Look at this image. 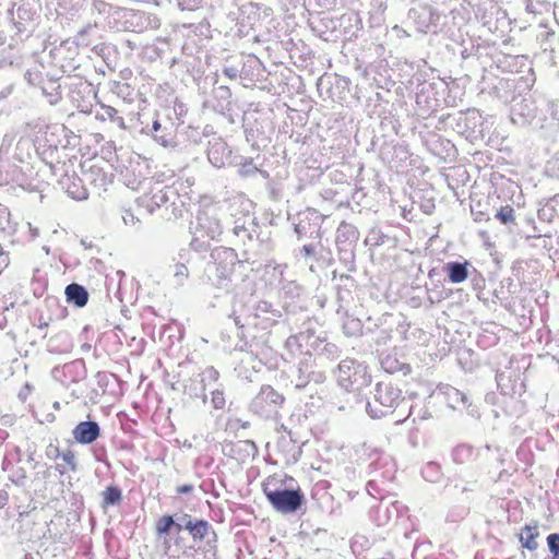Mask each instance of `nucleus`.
<instances>
[{"mask_svg": "<svg viewBox=\"0 0 559 559\" xmlns=\"http://www.w3.org/2000/svg\"><path fill=\"white\" fill-rule=\"evenodd\" d=\"M490 447H474L469 443H460L452 450L455 469V487L462 491L473 489L483 474Z\"/></svg>", "mask_w": 559, "mask_h": 559, "instance_id": "obj_1", "label": "nucleus"}, {"mask_svg": "<svg viewBox=\"0 0 559 559\" xmlns=\"http://www.w3.org/2000/svg\"><path fill=\"white\" fill-rule=\"evenodd\" d=\"M190 247L197 252L206 251L212 241H221L224 226L218 209L214 205L201 207L190 224Z\"/></svg>", "mask_w": 559, "mask_h": 559, "instance_id": "obj_2", "label": "nucleus"}, {"mask_svg": "<svg viewBox=\"0 0 559 559\" xmlns=\"http://www.w3.org/2000/svg\"><path fill=\"white\" fill-rule=\"evenodd\" d=\"M236 262L237 253L233 249L218 247L212 250L211 260L205 267V276L210 284L228 292Z\"/></svg>", "mask_w": 559, "mask_h": 559, "instance_id": "obj_3", "label": "nucleus"}, {"mask_svg": "<svg viewBox=\"0 0 559 559\" xmlns=\"http://www.w3.org/2000/svg\"><path fill=\"white\" fill-rule=\"evenodd\" d=\"M138 206L144 209L150 215L154 214L157 209H164L165 212L170 210V215L167 216L169 219L171 216L177 218L182 215L183 203L175 189L158 185L138 199Z\"/></svg>", "mask_w": 559, "mask_h": 559, "instance_id": "obj_4", "label": "nucleus"}, {"mask_svg": "<svg viewBox=\"0 0 559 559\" xmlns=\"http://www.w3.org/2000/svg\"><path fill=\"white\" fill-rule=\"evenodd\" d=\"M402 391L391 382H379L373 396L367 402V412L372 418H381L394 412L403 402Z\"/></svg>", "mask_w": 559, "mask_h": 559, "instance_id": "obj_5", "label": "nucleus"}, {"mask_svg": "<svg viewBox=\"0 0 559 559\" xmlns=\"http://www.w3.org/2000/svg\"><path fill=\"white\" fill-rule=\"evenodd\" d=\"M336 379L338 385L346 391H358L369 385L371 381L367 367L350 358L338 364Z\"/></svg>", "mask_w": 559, "mask_h": 559, "instance_id": "obj_6", "label": "nucleus"}, {"mask_svg": "<svg viewBox=\"0 0 559 559\" xmlns=\"http://www.w3.org/2000/svg\"><path fill=\"white\" fill-rule=\"evenodd\" d=\"M263 492L273 509L283 514L297 512L305 502V495L299 488L271 489L265 486Z\"/></svg>", "mask_w": 559, "mask_h": 559, "instance_id": "obj_7", "label": "nucleus"}, {"mask_svg": "<svg viewBox=\"0 0 559 559\" xmlns=\"http://www.w3.org/2000/svg\"><path fill=\"white\" fill-rule=\"evenodd\" d=\"M282 317V312L278 309L272 307L267 301H259L252 308V311L242 322L239 317L235 318V324L239 328L251 325L259 330H267L278 322Z\"/></svg>", "mask_w": 559, "mask_h": 559, "instance_id": "obj_8", "label": "nucleus"}, {"mask_svg": "<svg viewBox=\"0 0 559 559\" xmlns=\"http://www.w3.org/2000/svg\"><path fill=\"white\" fill-rule=\"evenodd\" d=\"M160 20L154 13L122 8L120 15V29L143 33L148 29H157Z\"/></svg>", "mask_w": 559, "mask_h": 559, "instance_id": "obj_9", "label": "nucleus"}, {"mask_svg": "<svg viewBox=\"0 0 559 559\" xmlns=\"http://www.w3.org/2000/svg\"><path fill=\"white\" fill-rule=\"evenodd\" d=\"M312 365V355L307 354L298 362L293 364L288 377L295 389H305L311 381L314 383L324 382L325 374L320 371H313Z\"/></svg>", "mask_w": 559, "mask_h": 559, "instance_id": "obj_10", "label": "nucleus"}, {"mask_svg": "<svg viewBox=\"0 0 559 559\" xmlns=\"http://www.w3.org/2000/svg\"><path fill=\"white\" fill-rule=\"evenodd\" d=\"M284 402V396L271 385H262L259 393L253 397L250 408L261 417H271L277 414Z\"/></svg>", "mask_w": 559, "mask_h": 559, "instance_id": "obj_11", "label": "nucleus"}, {"mask_svg": "<svg viewBox=\"0 0 559 559\" xmlns=\"http://www.w3.org/2000/svg\"><path fill=\"white\" fill-rule=\"evenodd\" d=\"M313 333L309 330L289 336L285 342V358L292 362H298L304 356L311 355V342Z\"/></svg>", "mask_w": 559, "mask_h": 559, "instance_id": "obj_12", "label": "nucleus"}, {"mask_svg": "<svg viewBox=\"0 0 559 559\" xmlns=\"http://www.w3.org/2000/svg\"><path fill=\"white\" fill-rule=\"evenodd\" d=\"M122 8L114 7L103 0L92 2L91 14L94 16L95 25L120 29V15Z\"/></svg>", "mask_w": 559, "mask_h": 559, "instance_id": "obj_13", "label": "nucleus"}, {"mask_svg": "<svg viewBox=\"0 0 559 559\" xmlns=\"http://www.w3.org/2000/svg\"><path fill=\"white\" fill-rule=\"evenodd\" d=\"M141 133L152 136L155 142L164 147L174 144L175 135L171 124L169 122L162 123L157 115H154L151 122H146V124L142 127Z\"/></svg>", "mask_w": 559, "mask_h": 559, "instance_id": "obj_14", "label": "nucleus"}, {"mask_svg": "<svg viewBox=\"0 0 559 559\" xmlns=\"http://www.w3.org/2000/svg\"><path fill=\"white\" fill-rule=\"evenodd\" d=\"M207 159L216 168L231 165L234 160L231 157V150L221 138H213L209 141Z\"/></svg>", "mask_w": 559, "mask_h": 559, "instance_id": "obj_15", "label": "nucleus"}, {"mask_svg": "<svg viewBox=\"0 0 559 559\" xmlns=\"http://www.w3.org/2000/svg\"><path fill=\"white\" fill-rule=\"evenodd\" d=\"M439 394L443 395L447 400L448 406L456 409L459 407H465L468 411V414L473 417H478L479 413L476 407H473L471 403H468V397L465 393L461 392L456 388L449 384H440L438 386Z\"/></svg>", "mask_w": 559, "mask_h": 559, "instance_id": "obj_16", "label": "nucleus"}, {"mask_svg": "<svg viewBox=\"0 0 559 559\" xmlns=\"http://www.w3.org/2000/svg\"><path fill=\"white\" fill-rule=\"evenodd\" d=\"M74 440L80 444H91L100 436V427L94 420L80 421L72 430Z\"/></svg>", "mask_w": 559, "mask_h": 559, "instance_id": "obj_17", "label": "nucleus"}, {"mask_svg": "<svg viewBox=\"0 0 559 559\" xmlns=\"http://www.w3.org/2000/svg\"><path fill=\"white\" fill-rule=\"evenodd\" d=\"M408 15L414 21L417 31L423 34H427L438 19L430 7L412 9Z\"/></svg>", "mask_w": 559, "mask_h": 559, "instance_id": "obj_18", "label": "nucleus"}, {"mask_svg": "<svg viewBox=\"0 0 559 559\" xmlns=\"http://www.w3.org/2000/svg\"><path fill=\"white\" fill-rule=\"evenodd\" d=\"M311 350H313L319 357L331 361L337 359L341 355V349L336 344L326 342L324 338L316 336L314 334L311 342Z\"/></svg>", "mask_w": 559, "mask_h": 559, "instance_id": "obj_19", "label": "nucleus"}, {"mask_svg": "<svg viewBox=\"0 0 559 559\" xmlns=\"http://www.w3.org/2000/svg\"><path fill=\"white\" fill-rule=\"evenodd\" d=\"M95 118L102 122H110L120 130H126L124 119L119 115L118 110L109 105L99 103V108L95 111Z\"/></svg>", "mask_w": 559, "mask_h": 559, "instance_id": "obj_20", "label": "nucleus"}, {"mask_svg": "<svg viewBox=\"0 0 559 559\" xmlns=\"http://www.w3.org/2000/svg\"><path fill=\"white\" fill-rule=\"evenodd\" d=\"M238 168V175L242 178L252 177L255 174H260L263 178H267L269 174L265 170L260 169L253 158L251 157H234L233 164Z\"/></svg>", "mask_w": 559, "mask_h": 559, "instance_id": "obj_21", "label": "nucleus"}, {"mask_svg": "<svg viewBox=\"0 0 559 559\" xmlns=\"http://www.w3.org/2000/svg\"><path fill=\"white\" fill-rule=\"evenodd\" d=\"M74 87L75 88H71L70 91L71 102L80 111L90 112V104L84 100V95H90L92 93L91 85L86 82L79 81Z\"/></svg>", "mask_w": 559, "mask_h": 559, "instance_id": "obj_22", "label": "nucleus"}, {"mask_svg": "<svg viewBox=\"0 0 559 559\" xmlns=\"http://www.w3.org/2000/svg\"><path fill=\"white\" fill-rule=\"evenodd\" d=\"M67 301L69 304H73L74 306L82 308L88 301V292L87 289L76 283H71L66 287L64 290Z\"/></svg>", "mask_w": 559, "mask_h": 559, "instance_id": "obj_23", "label": "nucleus"}, {"mask_svg": "<svg viewBox=\"0 0 559 559\" xmlns=\"http://www.w3.org/2000/svg\"><path fill=\"white\" fill-rule=\"evenodd\" d=\"M40 83L41 94L46 98L48 104L57 105L62 98L61 84L59 83V81L48 79L41 81Z\"/></svg>", "mask_w": 559, "mask_h": 559, "instance_id": "obj_24", "label": "nucleus"}, {"mask_svg": "<svg viewBox=\"0 0 559 559\" xmlns=\"http://www.w3.org/2000/svg\"><path fill=\"white\" fill-rule=\"evenodd\" d=\"M468 262H449L444 270L449 281L453 284H460L468 277Z\"/></svg>", "mask_w": 559, "mask_h": 559, "instance_id": "obj_25", "label": "nucleus"}, {"mask_svg": "<svg viewBox=\"0 0 559 559\" xmlns=\"http://www.w3.org/2000/svg\"><path fill=\"white\" fill-rule=\"evenodd\" d=\"M538 536V524L533 521L530 524H526L520 534V542L522 546L531 551L536 550L538 548V543L536 538Z\"/></svg>", "mask_w": 559, "mask_h": 559, "instance_id": "obj_26", "label": "nucleus"}, {"mask_svg": "<svg viewBox=\"0 0 559 559\" xmlns=\"http://www.w3.org/2000/svg\"><path fill=\"white\" fill-rule=\"evenodd\" d=\"M358 239V233L354 225L348 223H341L336 230L337 245H353Z\"/></svg>", "mask_w": 559, "mask_h": 559, "instance_id": "obj_27", "label": "nucleus"}, {"mask_svg": "<svg viewBox=\"0 0 559 559\" xmlns=\"http://www.w3.org/2000/svg\"><path fill=\"white\" fill-rule=\"evenodd\" d=\"M62 185L66 188L67 193L74 200L82 201L88 198L86 188L82 185L80 178H68Z\"/></svg>", "mask_w": 559, "mask_h": 559, "instance_id": "obj_28", "label": "nucleus"}, {"mask_svg": "<svg viewBox=\"0 0 559 559\" xmlns=\"http://www.w3.org/2000/svg\"><path fill=\"white\" fill-rule=\"evenodd\" d=\"M205 383H202L198 376L191 378L185 385V393L190 397L202 399L203 403H206L207 396L205 394Z\"/></svg>", "mask_w": 559, "mask_h": 559, "instance_id": "obj_29", "label": "nucleus"}, {"mask_svg": "<svg viewBox=\"0 0 559 559\" xmlns=\"http://www.w3.org/2000/svg\"><path fill=\"white\" fill-rule=\"evenodd\" d=\"M103 502L102 507L104 509L112 506H117L121 502L122 492L121 489L117 486H108L103 492Z\"/></svg>", "mask_w": 559, "mask_h": 559, "instance_id": "obj_30", "label": "nucleus"}, {"mask_svg": "<svg viewBox=\"0 0 559 559\" xmlns=\"http://www.w3.org/2000/svg\"><path fill=\"white\" fill-rule=\"evenodd\" d=\"M382 368L389 372L394 373L397 371H404V373L409 371V367L403 362H400L396 358L388 355L381 360Z\"/></svg>", "mask_w": 559, "mask_h": 559, "instance_id": "obj_31", "label": "nucleus"}, {"mask_svg": "<svg viewBox=\"0 0 559 559\" xmlns=\"http://www.w3.org/2000/svg\"><path fill=\"white\" fill-rule=\"evenodd\" d=\"M143 209L138 207V213H133L131 210H126L122 214L124 225L134 228L135 230L141 227V211Z\"/></svg>", "mask_w": 559, "mask_h": 559, "instance_id": "obj_32", "label": "nucleus"}, {"mask_svg": "<svg viewBox=\"0 0 559 559\" xmlns=\"http://www.w3.org/2000/svg\"><path fill=\"white\" fill-rule=\"evenodd\" d=\"M198 378L202 383H205V388L212 383H216L219 378V372L212 366L206 367L201 373L198 374Z\"/></svg>", "mask_w": 559, "mask_h": 559, "instance_id": "obj_33", "label": "nucleus"}, {"mask_svg": "<svg viewBox=\"0 0 559 559\" xmlns=\"http://www.w3.org/2000/svg\"><path fill=\"white\" fill-rule=\"evenodd\" d=\"M189 276V270L183 263L175 264L174 283L176 286H182Z\"/></svg>", "mask_w": 559, "mask_h": 559, "instance_id": "obj_34", "label": "nucleus"}, {"mask_svg": "<svg viewBox=\"0 0 559 559\" xmlns=\"http://www.w3.org/2000/svg\"><path fill=\"white\" fill-rule=\"evenodd\" d=\"M173 526L176 527L174 518L171 515H164L156 523V532L158 535H164L167 534Z\"/></svg>", "mask_w": 559, "mask_h": 559, "instance_id": "obj_35", "label": "nucleus"}, {"mask_svg": "<svg viewBox=\"0 0 559 559\" xmlns=\"http://www.w3.org/2000/svg\"><path fill=\"white\" fill-rule=\"evenodd\" d=\"M210 527V524L204 520L195 521L193 524L191 535L194 539H202L207 534Z\"/></svg>", "mask_w": 559, "mask_h": 559, "instance_id": "obj_36", "label": "nucleus"}, {"mask_svg": "<svg viewBox=\"0 0 559 559\" xmlns=\"http://www.w3.org/2000/svg\"><path fill=\"white\" fill-rule=\"evenodd\" d=\"M231 233L242 243H246V240L251 239V234H250L249 229L245 226V223L239 224L238 222H236L235 226L231 229Z\"/></svg>", "mask_w": 559, "mask_h": 559, "instance_id": "obj_37", "label": "nucleus"}, {"mask_svg": "<svg viewBox=\"0 0 559 559\" xmlns=\"http://www.w3.org/2000/svg\"><path fill=\"white\" fill-rule=\"evenodd\" d=\"M167 559H193V551L192 549H171L168 547L166 551Z\"/></svg>", "mask_w": 559, "mask_h": 559, "instance_id": "obj_38", "label": "nucleus"}, {"mask_svg": "<svg viewBox=\"0 0 559 559\" xmlns=\"http://www.w3.org/2000/svg\"><path fill=\"white\" fill-rule=\"evenodd\" d=\"M496 217L503 224L514 222V210L512 206H502L496 214Z\"/></svg>", "mask_w": 559, "mask_h": 559, "instance_id": "obj_39", "label": "nucleus"}, {"mask_svg": "<svg viewBox=\"0 0 559 559\" xmlns=\"http://www.w3.org/2000/svg\"><path fill=\"white\" fill-rule=\"evenodd\" d=\"M547 546L549 551L552 554V559L559 558V534L552 533L547 536Z\"/></svg>", "mask_w": 559, "mask_h": 559, "instance_id": "obj_40", "label": "nucleus"}, {"mask_svg": "<svg viewBox=\"0 0 559 559\" xmlns=\"http://www.w3.org/2000/svg\"><path fill=\"white\" fill-rule=\"evenodd\" d=\"M211 403L215 409H223L226 403L224 391L218 388L214 389L212 391Z\"/></svg>", "mask_w": 559, "mask_h": 559, "instance_id": "obj_41", "label": "nucleus"}, {"mask_svg": "<svg viewBox=\"0 0 559 559\" xmlns=\"http://www.w3.org/2000/svg\"><path fill=\"white\" fill-rule=\"evenodd\" d=\"M59 8L66 11H79L83 5V0H57Z\"/></svg>", "mask_w": 559, "mask_h": 559, "instance_id": "obj_42", "label": "nucleus"}, {"mask_svg": "<svg viewBox=\"0 0 559 559\" xmlns=\"http://www.w3.org/2000/svg\"><path fill=\"white\" fill-rule=\"evenodd\" d=\"M213 93L216 98L225 100L227 105L230 104L231 92L229 87L225 85L215 86Z\"/></svg>", "mask_w": 559, "mask_h": 559, "instance_id": "obj_43", "label": "nucleus"}, {"mask_svg": "<svg viewBox=\"0 0 559 559\" xmlns=\"http://www.w3.org/2000/svg\"><path fill=\"white\" fill-rule=\"evenodd\" d=\"M10 479L12 480L13 484H15L16 486H25L26 485V481H27V474L25 472V469L23 468H17L16 471H14L12 473V475L10 476Z\"/></svg>", "mask_w": 559, "mask_h": 559, "instance_id": "obj_44", "label": "nucleus"}, {"mask_svg": "<svg viewBox=\"0 0 559 559\" xmlns=\"http://www.w3.org/2000/svg\"><path fill=\"white\" fill-rule=\"evenodd\" d=\"M63 462L66 463L67 466H69V468L72 471V472H75L76 468H78V463H76V459H75V454L73 451L71 450H67L66 452H62L61 453V456H60Z\"/></svg>", "mask_w": 559, "mask_h": 559, "instance_id": "obj_45", "label": "nucleus"}, {"mask_svg": "<svg viewBox=\"0 0 559 559\" xmlns=\"http://www.w3.org/2000/svg\"><path fill=\"white\" fill-rule=\"evenodd\" d=\"M181 520L185 521V524L176 522V528L178 531L186 530L191 534L195 521H192V519L188 514L181 515Z\"/></svg>", "mask_w": 559, "mask_h": 559, "instance_id": "obj_46", "label": "nucleus"}, {"mask_svg": "<svg viewBox=\"0 0 559 559\" xmlns=\"http://www.w3.org/2000/svg\"><path fill=\"white\" fill-rule=\"evenodd\" d=\"M310 223L306 222L305 219H299V222L295 225V233L297 234L298 238H302L306 236L309 231Z\"/></svg>", "mask_w": 559, "mask_h": 559, "instance_id": "obj_47", "label": "nucleus"}, {"mask_svg": "<svg viewBox=\"0 0 559 559\" xmlns=\"http://www.w3.org/2000/svg\"><path fill=\"white\" fill-rule=\"evenodd\" d=\"M61 451L58 445L49 443L46 447L45 454L49 460H57L61 456Z\"/></svg>", "mask_w": 559, "mask_h": 559, "instance_id": "obj_48", "label": "nucleus"}, {"mask_svg": "<svg viewBox=\"0 0 559 559\" xmlns=\"http://www.w3.org/2000/svg\"><path fill=\"white\" fill-rule=\"evenodd\" d=\"M408 416H414V421H416L417 419H419V420L428 419L431 415L429 414V412L427 409L423 411L420 408L417 412L416 407L411 406Z\"/></svg>", "mask_w": 559, "mask_h": 559, "instance_id": "obj_49", "label": "nucleus"}, {"mask_svg": "<svg viewBox=\"0 0 559 559\" xmlns=\"http://www.w3.org/2000/svg\"><path fill=\"white\" fill-rule=\"evenodd\" d=\"M200 3L201 0H178L181 10H194Z\"/></svg>", "mask_w": 559, "mask_h": 559, "instance_id": "obj_50", "label": "nucleus"}, {"mask_svg": "<svg viewBox=\"0 0 559 559\" xmlns=\"http://www.w3.org/2000/svg\"><path fill=\"white\" fill-rule=\"evenodd\" d=\"M342 22H348V23L355 22L357 29L361 28V21L357 13L352 12L348 14H344L342 16Z\"/></svg>", "mask_w": 559, "mask_h": 559, "instance_id": "obj_51", "label": "nucleus"}, {"mask_svg": "<svg viewBox=\"0 0 559 559\" xmlns=\"http://www.w3.org/2000/svg\"><path fill=\"white\" fill-rule=\"evenodd\" d=\"M540 7L542 3H539L538 1L527 0L526 2V11L532 14L540 13Z\"/></svg>", "mask_w": 559, "mask_h": 559, "instance_id": "obj_52", "label": "nucleus"}, {"mask_svg": "<svg viewBox=\"0 0 559 559\" xmlns=\"http://www.w3.org/2000/svg\"><path fill=\"white\" fill-rule=\"evenodd\" d=\"M17 17L21 20H31L32 14L28 9L25 8L24 4L20 5L16 10Z\"/></svg>", "mask_w": 559, "mask_h": 559, "instance_id": "obj_53", "label": "nucleus"}, {"mask_svg": "<svg viewBox=\"0 0 559 559\" xmlns=\"http://www.w3.org/2000/svg\"><path fill=\"white\" fill-rule=\"evenodd\" d=\"M14 91V85L9 84L0 90V102L7 99Z\"/></svg>", "mask_w": 559, "mask_h": 559, "instance_id": "obj_54", "label": "nucleus"}, {"mask_svg": "<svg viewBox=\"0 0 559 559\" xmlns=\"http://www.w3.org/2000/svg\"><path fill=\"white\" fill-rule=\"evenodd\" d=\"M223 72H224V74H225L227 78H229V79H231V80H235V79H237V76H238V72H239V71H238V69H237V68H235V67H225V68H224V70H223Z\"/></svg>", "mask_w": 559, "mask_h": 559, "instance_id": "obj_55", "label": "nucleus"}, {"mask_svg": "<svg viewBox=\"0 0 559 559\" xmlns=\"http://www.w3.org/2000/svg\"><path fill=\"white\" fill-rule=\"evenodd\" d=\"M316 252V248L313 245H305L302 248H301V253L305 255V257H311Z\"/></svg>", "mask_w": 559, "mask_h": 559, "instance_id": "obj_56", "label": "nucleus"}, {"mask_svg": "<svg viewBox=\"0 0 559 559\" xmlns=\"http://www.w3.org/2000/svg\"><path fill=\"white\" fill-rule=\"evenodd\" d=\"M192 490H193V486L191 484H185V485L177 487V492L181 493V495L190 493Z\"/></svg>", "mask_w": 559, "mask_h": 559, "instance_id": "obj_57", "label": "nucleus"}, {"mask_svg": "<svg viewBox=\"0 0 559 559\" xmlns=\"http://www.w3.org/2000/svg\"><path fill=\"white\" fill-rule=\"evenodd\" d=\"M37 73H34L32 72L31 70H27L25 72V79L26 81L29 83V84H35L36 80H37Z\"/></svg>", "mask_w": 559, "mask_h": 559, "instance_id": "obj_58", "label": "nucleus"}, {"mask_svg": "<svg viewBox=\"0 0 559 559\" xmlns=\"http://www.w3.org/2000/svg\"><path fill=\"white\" fill-rule=\"evenodd\" d=\"M371 2L373 7H377L381 11H384L386 8L385 0H371Z\"/></svg>", "mask_w": 559, "mask_h": 559, "instance_id": "obj_59", "label": "nucleus"}, {"mask_svg": "<svg viewBox=\"0 0 559 559\" xmlns=\"http://www.w3.org/2000/svg\"><path fill=\"white\" fill-rule=\"evenodd\" d=\"M8 492L4 490H0V509L3 508L8 503Z\"/></svg>", "mask_w": 559, "mask_h": 559, "instance_id": "obj_60", "label": "nucleus"}, {"mask_svg": "<svg viewBox=\"0 0 559 559\" xmlns=\"http://www.w3.org/2000/svg\"><path fill=\"white\" fill-rule=\"evenodd\" d=\"M333 1H334V0H317L318 5H319L320 8H324V9L330 8V7L332 5Z\"/></svg>", "mask_w": 559, "mask_h": 559, "instance_id": "obj_61", "label": "nucleus"}, {"mask_svg": "<svg viewBox=\"0 0 559 559\" xmlns=\"http://www.w3.org/2000/svg\"><path fill=\"white\" fill-rule=\"evenodd\" d=\"M376 488V481L374 480H369L368 484H367V489L369 492H371V490H374Z\"/></svg>", "mask_w": 559, "mask_h": 559, "instance_id": "obj_62", "label": "nucleus"}, {"mask_svg": "<svg viewBox=\"0 0 559 559\" xmlns=\"http://www.w3.org/2000/svg\"><path fill=\"white\" fill-rule=\"evenodd\" d=\"M99 181H100L99 186H106L108 182L107 176L105 174H103Z\"/></svg>", "mask_w": 559, "mask_h": 559, "instance_id": "obj_63", "label": "nucleus"}, {"mask_svg": "<svg viewBox=\"0 0 559 559\" xmlns=\"http://www.w3.org/2000/svg\"><path fill=\"white\" fill-rule=\"evenodd\" d=\"M15 26L17 28V33L25 31L24 24L21 22L15 23Z\"/></svg>", "mask_w": 559, "mask_h": 559, "instance_id": "obj_64", "label": "nucleus"}]
</instances>
